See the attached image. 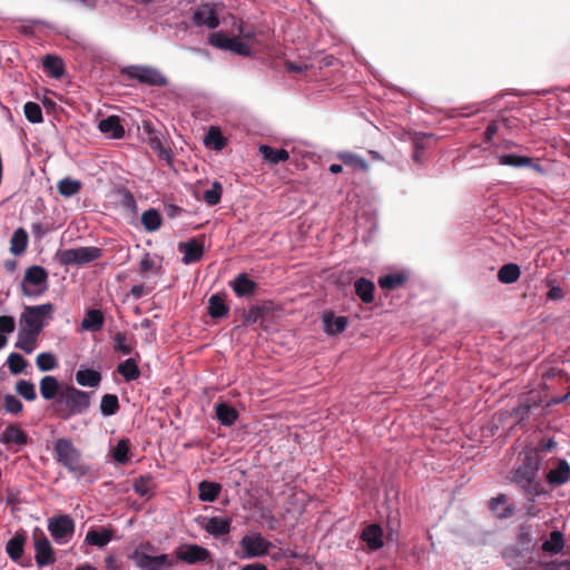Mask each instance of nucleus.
<instances>
[{
	"mask_svg": "<svg viewBox=\"0 0 570 570\" xmlns=\"http://www.w3.org/2000/svg\"><path fill=\"white\" fill-rule=\"evenodd\" d=\"M570 480V465L566 460H561L558 466L550 470L547 474L549 484L558 487L563 485Z\"/></svg>",
	"mask_w": 570,
	"mask_h": 570,
	"instance_id": "4be33fe9",
	"label": "nucleus"
},
{
	"mask_svg": "<svg viewBox=\"0 0 570 570\" xmlns=\"http://www.w3.org/2000/svg\"><path fill=\"white\" fill-rule=\"evenodd\" d=\"M48 272L42 266L33 265L26 269L20 283L21 293L28 297H37L48 289Z\"/></svg>",
	"mask_w": 570,
	"mask_h": 570,
	"instance_id": "20e7f679",
	"label": "nucleus"
},
{
	"mask_svg": "<svg viewBox=\"0 0 570 570\" xmlns=\"http://www.w3.org/2000/svg\"><path fill=\"white\" fill-rule=\"evenodd\" d=\"M16 391L27 401H35L37 399L35 384L31 383L30 381L20 380L19 382H17Z\"/></svg>",
	"mask_w": 570,
	"mask_h": 570,
	"instance_id": "4d7b16f0",
	"label": "nucleus"
},
{
	"mask_svg": "<svg viewBox=\"0 0 570 570\" xmlns=\"http://www.w3.org/2000/svg\"><path fill=\"white\" fill-rule=\"evenodd\" d=\"M53 459L76 479L94 480V471L89 464L82 461L81 451L77 449L69 438L56 440L52 451Z\"/></svg>",
	"mask_w": 570,
	"mask_h": 570,
	"instance_id": "f03ea898",
	"label": "nucleus"
},
{
	"mask_svg": "<svg viewBox=\"0 0 570 570\" xmlns=\"http://www.w3.org/2000/svg\"><path fill=\"white\" fill-rule=\"evenodd\" d=\"M216 416L223 425L230 426L238 419V412L234 407L220 403L216 406Z\"/></svg>",
	"mask_w": 570,
	"mask_h": 570,
	"instance_id": "79ce46f5",
	"label": "nucleus"
},
{
	"mask_svg": "<svg viewBox=\"0 0 570 570\" xmlns=\"http://www.w3.org/2000/svg\"><path fill=\"white\" fill-rule=\"evenodd\" d=\"M541 459L537 450L530 449L524 452L522 463L511 472V482L531 500L543 493V487L538 479Z\"/></svg>",
	"mask_w": 570,
	"mask_h": 570,
	"instance_id": "f257e3e1",
	"label": "nucleus"
},
{
	"mask_svg": "<svg viewBox=\"0 0 570 570\" xmlns=\"http://www.w3.org/2000/svg\"><path fill=\"white\" fill-rule=\"evenodd\" d=\"M323 324L328 335H337L346 330L348 321L345 316H335L333 312H325Z\"/></svg>",
	"mask_w": 570,
	"mask_h": 570,
	"instance_id": "6ab92c4d",
	"label": "nucleus"
},
{
	"mask_svg": "<svg viewBox=\"0 0 570 570\" xmlns=\"http://www.w3.org/2000/svg\"><path fill=\"white\" fill-rule=\"evenodd\" d=\"M204 144L207 147H213L215 150L220 151L227 145V140L218 127H210L205 135Z\"/></svg>",
	"mask_w": 570,
	"mask_h": 570,
	"instance_id": "58836bf2",
	"label": "nucleus"
},
{
	"mask_svg": "<svg viewBox=\"0 0 570 570\" xmlns=\"http://www.w3.org/2000/svg\"><path fill=\"white\" fill-rule=\"evenodd\" d=\"M76 381L81 386L96 387L101 382V374L91 368L79 370L76 373Z\"/></svg>",
	"mask_w": 570,
	"mask_h": 570,
	"instance_id": "c9c22d12",
	"label": "nucleus"
},
{
	"mask_svg": "<svg viewBox=\"0 0 570 570\" xmlns=\"http://www.w3.org/2000/svg\"><path fill=\"white\" fill-rule=\"evenodd\" d=\"M39 387L41 396L48 401L53 399L56 400L57 397H59V393L62 390L58 380L55 376L50 375H47L41 379Z\"/></svg>",
	"mask_w": 570,
	"mask_h": 570,
	"instance_id": "b1692460",
	"label": "nucleus"
},
{
	"mask_svg": "<svg viewBox=\"0 0 570 570\" xmlns=\"http://www.w3.org/2000/svg\"><path fill=\"white\" fill-rule=\"evenodd\" d=\"M112 535V530L109 529L89 530L85 540L90 546L102 548L111 541Z\"/></svg>",
	"mask_w": 570,
	"mask_h": 570,
	"instance_id": "7c9ffc66",
	"label": "nucleus"
},
{
	"mask_svg": "<svg viewBox=\"0 0 570 570\" xmlns=\"http://www.w3.org/2000/svg\"><path fill=\"white\" fill-rule=\"evenodd\" d=\"M82 188V184L78 179L66 177L57 183V190L63 197H72Z\"/></svg>",
	"mask_w": 570,
	"mask_h": 570,
	"instance_id": "72a5a7b5",
	"label": "nucleus"
},
{
	"mask_svg": "<svg viewBox=\"0 0 570 570\" xmlns=\"http://www.w3.org/2000/svg\"><path fill=\"white\" fill-rule=\"evenodd\" d=\"M43 68L51 73L55 78H60L65 73V65L60 57L53 55H46L42 58Z\"/></svg>",
	"mask_w": 570,
	"mask_h": 570,
	"instance_id": "ea45409f",
	"label": "nucleus"
},
{
	"mask_svg": "<svg viewBox=\"0 0 570 570\" xmlns=\"http://www.w3.org/2000/svg\"><path fill=\"white\" fill-rule=\"evenodd\" d=\"M36 364L38 368L42 372L51 371L58 366L56 356L49 352L38 354L36 358Z\"/></svg>",
	"mask_w": 570,
	"mask_h": 570,
	"instance_id": "5fc2aeb1",
	"label": "nucleus"
},
{
	"mask_svg": "<svg viewBox=\"0 0 570 570\" xmlns=\"http://www.w3.org/2000/svg\"><path fill=\"white\" fill-rule=\"evenodd\" d=\"M539 406V404L533 401L532 403H529L528 401L521 402L514 410L513 415L519 420H524L532 407Z\"/></svg>",
	"mask_w": 570,
	"mask_h": 570,
	"instance_id": "680f3d73",
	"label": "nucleus"
},
{
	"mask_svg": "<svg viewBox=\"0 0 570 570\" xmlns=\"http://www.w3.org/2000/svg\"><path fill=\"white\" fill-rule=\"evenodd\" d=\"M23 114L31 124H41L43 121L42 109L37 102H26L23 106Z\"/></svg>",
	"mask_w": 570,
	"mask_h": 570,
	"instance_id": "3c124183",
	"label": "nucleus"
},
{
	"mask_svg": "<svg viewBox=\"0 0 570 570\" xmlns=\"http://www.w3.org/2000/svg\"><path fill=\"white\" fill-rule=\"evenodd\" d=\"M160 268L161 264L149 253H146L139 261V272L145 276L149 273H158Z\"/></svg>",
	"mask_w": 570,
	"mask_h": 570,
	"instance_id": "603ef678",
	"label": "nucleus"
},
{
	"mask_svg": "<svg viewBox=\"0 0 570 570\" xmlns=\"http://www.w3.org/2000/svg\"><path fill=\"white\" fill-rule=\"evenodd\" d=\"M118 373L126 382H131L140 376V370L135 358L130 357L121 362L117 367Z\"/></svg>",
	"mask_w": 570,
	"mask_h": 570,
	"instance_id": "e433bc0d",
	"label": "nucleus"
},
{
	"mask_svg": "<svg viewBox=\"0 0 570 570\" xmlns=\"http://www.w3.org/2000/svg\"><path fill=\"white\" fill-rule=\"evenodd\" d=\"M121 561L115 554H108L105 559L106 570H120Z\"/></svg>",
	"mask_w": 570,
	"mask_h": 570,
	"instance_id": "338daca9",
	"label": "nucleus"
},
{
	"mask_svg": "<svg viewBox=\"0 0 570 570\" xmlns=\"http://www.w3.org/2000/svg\"><path fill=\"white\" fill-rule=\"evenodd\" d=\"M232 519L212 517L206 520L203 525L204 530L215 538L226 535L230 532Z\"/></svg>",
	"mask_w": 570,
	"mask_h": 570,
	"instance_id": "dca6fc26",
	"label": "nucleus"
},
{
	"mask_svg": "<svg viewBox=\"0 0 570 570\" xmlns=\"http://www.w3.org/2000/svg\"><path fill=\"white\" fill-rule=\"evenodd\" d=\"M354 287L355 294L363 303L370 304L374 301L375 285L372 281L360 277L355 281Z\"/></svg>",
	"mask_w": 570,
	"mask_h": 570,
	"instance_id": "5701e85b",
	"label": "nucleus"
},
{
	"mask_svg": "<svg viewBox=\"0 0 570 570\" xmlns=\"http://www.w3.org/2000/svg\"><path fill=\"white\" fill-rule=\"evenodd\" d=\"M149 146L151 149L158 153L159 157H169L168 150L163 146V142L159 137L150 136L149 137Z\"/></svg>",
	"mask_w": 570,
	"mask_h": 570,
	"instance_id": "e2e57ef3",
	"label": "nucleus"
},
{
	"mask_svg": "<svg viewBox=\"0 0 570 570\" xmlns=\"http://www.w3.org/2000/svg\"><path fill=\"white\" fill-rule=\"evenodd\" d=\"M121 73L148 86L165 87L168 83L167 78L158 69L149 66H128L121 69Z\"/></svg>",
	"mask_w": 570,
	"mask_h": 570,
	"instance_id": "423d86ee",
	"label": "nucleus"
},
{
	"mask_svg": "<svg viewBox=\"0 0 570 570\" xmlns=\"http://www.w3.org/2000/svg\"><path fill=\"white\" fill-rule=\"evenodd\" d=\"M228 51H232L236 55L248 57L252 52L250 47L247 42L239 40L237 37H233L230 42V48Z\"/></svg>",
	"mask_w": 570,
	"mask_h": 570,
	"instance_id": "052dcab7",
	"label": "nucleus"
},
{
	"mask_svg": "<svg viewBox=\"0 0 570 570\" xmlns=\"http://www.w3.org/2000/svg\"><path fill=\"white\" fill-rule=\"evenodd\" d=\"M7 364L9 366L10 373L13 375H18L24 371V368L28 365V362L21 354L11 353L7 358Z\"/></svg>",
	"mask_w": 570,
	"mask_h": 570,
	"instance_id": "864d4df0",
	"label": "nucleus"
},
{
	"mask_svg": "<svg viewBox=\"0 0 570 570\" xmlns=\"http://www.w3.org/2000/svg\"><path fill=\"white\" fill-rule=\"evenodd\" d=\"M508 498L505 494H499L492 498L490 501V509L498 518L507 519L513 515L514 509L511 505H507Z\"/></svg>",
	"mask_w": 570,
	"mask_h": 570,
	"instance_id": "c756f323",
	"label": "nucleus"
},
{
	"mask_svg": "<svg viewBox=\"0 0 570 570\" xmlns=\"http://www.w3.org/2000/svg\"><path fill=\"white\" fill-rule=\"evenodd\" d=\"M53 305L46 303L37 306H26L20 318V328L39 334L46 326V318H51Z\"/></svg>",
	"mask_w": 570,
	"mask_h": 570,
	"instance_id": "39448f33",
	"label": "nucleus"
},
{
	"mask_svg": "<svg viewBox=\"0 0 570 570\" xmlns=\"http://www.w3.org/2000/svg\"><path fill=\"white\" fill-rule=\"evenodd\" d=\"M207 309L212 318H223L229 312V307L225 303V299L218 294L213 295L209 298Z\"/></svg>",
	"mask_w": 570,
	"mask_h": 570,
	"instance_id": "473e14b6",
	"label": "nucleus"
},
{
	"mask_svg": "<svg viewBox=\"0 0 570 570\" xmlns=\"http://www.w3.org/2000/svg\"><path fill=\"white\" fill-rule=\"evenodd\" d=\"M258 150L264 160L268 161L269 165L286 161L289 158L288 151L284 148L275 149L268 145H261Z\"/></svg>",
	"mask_w": 570,
	"mask_h": 570,
	"instance_id": "393cba45",
	"label": "nucleus"
},
{
	"mask_svg": "<svg viewBox=\"0 0 570 570\" xmlns=\"http://www.w3.org/2000/svg\"><path fill=\"white\" fill-rule=\"evenodd\" d=\"M564 297V292L559 286H552L547 293V298L550 301H559Z\"/></svg>",
	"mask_w": 570,
	"mask_h": 570,
	"instance_id": "774afa93",
	"label": "nucleus"
},
{
	"mask_svg": "<svg viewBox=\"0 0 570 570\" xmlns=\"http://www.w3.org/2000/svg\"><path fill=\"white\" fill-rule=\"evenodd\" d=\"M244 558H258L268 554L273 543L261 533L244 535L239 542Z\"/></svg>",
	"mask_w": 570,
	"mask_h": 570,
	"instance_id": "9d476101",
	"label": "nucleus"
},
{
	"mask_svg": "<svg viewBox=\"0 0 570 570\" xmlns=\"http://www.w3.org/2000/svg\"><path fill=\"white\" fill-rule=\"evenodd\" d=\"M193 23L197 27H207L216 29L219 26L218 4L217 3H202L193 9L191 16Z\"/></svg>",
	"mask_w": 570,
	"mask_h": 570,
	"instance_id": "f8f14e48",
	"label": "nucleus"
},
{
	"mask_svg": "<svg viewBox=\"0 0 570 570\" xmlns=\"http://www.w3.org/2000/svg\"><path fill=\"white\" fill-rule=\"evenodd\" d=\"M177 559L188 564L210 562V552L198 544H186L176 551Z\"/></svg>",
	"mask_w": 570,
	"mask_h": 570,
	"instance_id": "ddd939ff",
	"label": "nucleus"
},
{
	"mask_svg": "<svg viewBox=\"0 0 570 570\" xmlns=\"http://www.w3.org/2000/svg\"><path fill=\"white\" fill-rule=\"evenodd\" d=\"M179 252L184 254L183 262L193 264L202 259L204 255V243L199 239L191 238L186 243H179Z\"/></svg>",
	"mask_w": 570,
	"mask_h": 570,
	"instance_id": "2eb2a0df",
	"label": "nucleus"
},
{
	"mask_svg": "<svg viewBox=\"0 0 570 570\" xmlns=\"http://www.w3.org/2000/svg\"><path fill=\"white\" fill-rule=\"evenodd\" d=\"M38 336L39 334L20 328L14 346L24 353L30 354L37 346Z\"/></svg>",
	"mask_w": 570,
	"mask_h": 570,
	"instance_id": "a878e982",
	"label": "nucleus"
},
{
	"mask_svg": "<svg viewBox=\"0 0 570 570\" xmlns=\"http://www.w3.org/2000/svg\"><path fill=\"white\" fill-rule=\"evenodd\" d=\"M119 400L116 394H105L100 401V412L105 416L115 415L119 411Z\"/></svg>",
	"mask_w": 570,
	"mask_h": 570,
	"instance_id": "a18cd8bd",
	"label": "nucleus"
},
{
	"mask_svg": "<svg viewBox=\"0 0 570 570\" xmlns=\"http://www.w3.org/2000/svg\"><path fill=\"white\" fill-rule=\"evenodd\" d=\"M233 37H228L223 32H214L208 37V42L218 49L229 50Z\"/></svg>",
	"mask_w": 570,
	"mask_h": 570,
	"instance_id": "13d9d810",
	"label": "nucleus"
},
{
	"mask_svg": "<svg viewBox=\"0 0 570 570\" xmlns=\"http://www.w3.org/2000/svg\"><path fill=\"white\" fill-rule=\"evenodd\" d=\"M337 158L345 166L351 167L355 170L365 173L370 169V165L367 164V161L363 157H361L354 153H351V151L338 153Z\"/></svg>",
	"mask_w": 570,
	"mask_h": 570,
	"instance_id": "bb28decb",
	"label": "nucleus"
},
{
	"mask_svg": "<svg viewBox=\"0 0 570 570\" xmlns=\"http://www.w3.org/2000/svg\"><path fill=\"white\" fill-rule=\"evenodd\" d=\"M163 218L159 212L155 208H150L145 210L141 215V225L145 230L148 233H153L158 230L161 227Z\"/></svg>",
	"mask_w": 570,
	"mask_h": 570,
	"instance_id": "2f4dec72",
	"label": "nucleus"
},
{
	"mask_svg": "<svg viewBox=\"0 0 570 570\" xmlns=\"http://www.w3.org/2000/svg\"><path fill=\"white\" fill-rule=\"evenodd\" d=\"M27 535L24 531H17L14 535L7 542L6 551L12 561H19L24 552Z\"/></svg>",
	"mask_w": 570,
	"mask_h": 570,
	"instance_id": "a211bd4d",
	"label": "nucleus"
},
{
	"mask_svg": "<svg viewBox=\"0 0 570 570\" xmlns=\"http://www.w3.org/2000/svg\"><path fill=\"white\" fill-rule=\"evenodd\" d=\"M405 282L406 275L404 273L387 274L379 278L380 287L385 291H393L402 287Z\"/></svg>",
	"mask_w": 570,
	"mask_h": 570,
	"instance_id": "a19ab883",
	"label": "nucleus"
},
{
	"mask_svg": "<svg viewBox=\"0 0 570 570\" xmlns=\"http://www.w3.org/2000/svg\"><path fill=\"white\" fill-rule=\"evenodd\" d=\"M521 275L519 265L514 263L504 264L498 272V279L502 284H513Z\"/></svg>",
	"mask_w": 570,
	"mask_h": 570,
	"instance_id": "f704fd0d",
	"label": "nucleus"
},
{
	"mask_svg": "<svg viewBox=\"0 0 570 570\" xmlns=\"http://www.w3.org/2000/svg\"><path fill=\"white\" fill-rule=\"evenodd\" d=\"M564 546L563 535L559 531H552L550 538L542 543V550L552 554L559 553Z\"/></svg>",
	"mask_w": 570,
	"mask_h": 570,
	"instance_id": "49530a36",
	"label": "nucleus"
},
{
	"mask_svg": "<svg viewBox=\"0 0 570 570\" xmlns=\"http://www.w3.org/2000/svg\"><path fill=\"white\" fill-rule=\"evenodd\" d=\"M76 524L68 514H57L48 520V531L58 544L67 543L73 535Z\"/></svg>",
	"mask_w": 570,
	"mask_h": 570,
	"instance_id": "1a4fd4ad",
	"label": "nucleus"
},
{
	"mask_svg": "<svg viewBox=\"0 0 570 570\" xmlns=\"http://www.w3.org/2000/svg\"><path fill=\"white\" fill-rule=\"evenodd\" d=\"M128 337L126 333L117 332L112 336V347L116 352L121 353L122 355H129L134 351V346L131 343H128Z\"/></svg>",
	"mask_w": 570,
	"mask_h": 570,
	"instance_id": "09e8293b",
	"label": "nucleus"
},
{
	"mask_svg": "<svg viewBox=\"0 0 570 570\" xmlns=\"http://www.w3.org/2000/svg\"><path fill=\"white\" fill-rule=\"evenodd\" d=\"M222 491V485L217 482L202 481L198 484V498L204 502H213Z\"/></svg>",
	"mask_w": 570,
	"mask_h": 570,
	"instance_id": "cd10ccee",
	"label": "nucleus"
},
{
	"mask_svg": "<svg viewBox=\"0 0 570 570\" xmlns=\"http://www.w3.org/2000/svg\"><path fill=\"white\" fill-rule=\"evenodd\" d=\"M90 406V395L88 392L76 389L72 385H66L52 403V411L56 416L62 421L69 420L73 415L86 412Z\"/></svg>",
	"mask_w": 570,
	"mask_h": 570,
	"instance_id": "7ed1b4c3",
	"label": "nucleus"
},
{
	"mask_svg": "<svg viewBox=\"0 0 570 570\" xmlns=\"http://www.w3.org/2000/svg\"><path fill=\"white\" fill-rule=\"evenodd\" d=\"M28 246V234L27 232L19 227L14 230L11 239H10V252L13 255H21L26 252Z\"/></svg>",
	"mask_w": 570,
	"mask_h": 570,
	"instance_id": "4c0bfd02",
	"label": "nucleus"
},
{
	"mask_svg": "<svg viewBox=\"0 0 570 570\" xmlns=\"http://www.w3.org/2000/svg\"><path fill=\"white\" fill-rule=\"evenodd\" d=\"M361 538L371 550H377L383 547V530L379 524L372 523L365 527Z\"/></svg>",
	"mask_w": 570,
	"mask_h": 570,
	"instance_id": "412c9836",
	"label": "nucleus"
},
{
	"mask_svg": "<svg viewBox=\"0 0 570 570\" xmlns=\"http://www.w3.org/2000/svg\"><path fill=\"white\" fill-rule=\"evenodd\" d=\"M130 442L128 439H120L112 450V459L120 464L129 461Z\"/></svg>",
	"mask_w": 570,
	"mask_h": 570,
	"instance_id": "de8ad7c7",
	"label": "nucleus"
},
{
	"mask_svg": "<svg viewBox=\"0 0 570 570\" xmlns=\"http://www.w3.org/2000/svg\"><path fill=\"white\" fill-rule=\"evenodd\" d=\"M425 136H420V137H415L414 140H413V159L416 161V163H420L421 161V156L423 154V150L425 148L424 144H423V139H424Z\"/></svg>",
	"mask_w": 570,
	"mask_h": 570,
	"instance_id": "69168bd1",
	"label": "nucleus"
},
{
	"mask_svg": "<svg viewBox=\"0 0 570 570\" xmlns=\"http://www.w3.org/2000/svg\"><path fill=\"white\" fill-rule=\"evenodd\" d=\"M499 164L510 167H530L533 166V159L527 156L504 154L499 156Z\"/></svg>",
	"mask_w": 570,
	"mask_h": 570,
	"instance_id": "c03bdc74",
	"label": "nucleus"
},
{
	"mask_svg": "<svg viewBox=\"0 0 570 570\" xmlns=\"http://www.w3.org/2000/svg\"><path fill=\"white\" fill-rule=\"evenodd\" d=\"M3 409L11 414H19L23 409V404L14 395L7 394L3 397Z\"/></svg>",
	"mask_w": 570,
	"mask_h": 570,
	"instance_id": "bf43d9fd",
	"label": "nucleus"
},
{
	"mask_svg": "<svg viewBox=\"0 0 570 570\" xmlns=\"http://www.w3.org/2000/svg\"><path fill=\"white\" fill-rule=\"evenodd\" d=\"M271 312V307L267 305H255L252 306L245 314H244V323L245 324H254L262 320L264 316H266Z\"/></svg>",
	"mask_w": 570,
	"mask_h": 570,
	"instance_id": "8fccbe9b",
	"label": "nucleus"
},
{
	"mask_svg": "<svg viewBox=\"0 0 570 570\" xmlns=\"http://www.w3.org/2000/svg\"><path fill=\"white\" fill-rule=\"evenodd\" d=\"M104 314L99 309H89L82 322L81 327L86 331L98 332L104 326Z\"/></svg>",
	"mask_w": 570,
	"mask_h": 570,
	"instance_id": "c85d7f7f",
	"label": "nucleus"
},
{
	"mask_svg": "<svg viewBox=\"0 0 570 570\" xmlns=\"http://www.w3.org/2000/svg\"><path fill=\"white\" fill-rule=\"evenodd\" d=\"M16 323L12 316H0V333L10 334L14 331Z\"/></svg>",
	"mask_w": 570,
	"mask_h": 570,
	"instance_id": "0e129e2a",
	"label": "nucleus"
},
{
	"mask_svg": "<svg viewBox=\"0 0 570 570\" xmlns=\"http://www.w3.org/2000/svg\"><path fill=\"white\" fill-rule=\"evenodd\" d=\"M154 487L150 475H141L134 481V491L142 498H150L154 494Z\"/></svg>",
	"mask_w": 570,
	"mask_h": 570,
	"instance_id": "37998d69",
	"label": "nucleus"
},
{
	"mask_svg": "<svg viewBox=\"0 0 570 570\" xmlns=\"http://www.w3.org/2000/svg\"><path fill=\"white\" fill-rule=\"evenodd\" d=\"M32 540L35 547V560L39 568L51 566L56 562L55 550L47 538L46 533L39 527L32 531Z\"/></svg>",
	"mask_w": 570,
	"mask_h": 570,
	"instance_id": "6e6552de",
	"label": "nucleus"
},
{
	"mask_svg": "<svg viewBox=\"0 0 570 570\" xmlns=\"http://www.w3.org/2000/svg\"><path fill=\"white\" fill-rule=\"evenodd\" d=\"M102 256V249L99 247H78L65 249L59 253L58 261L61 265H85L99 259Z\"/></svg>",
	"mask_w": 570,
	"mask_h": 570,
	"instance_id": "0eeeda50",
	"label": "nucleus"
},
{
	"mask_svg": "<svg viewBox=\"0 0 570 570\" xmlns=\"http://www.w3.org/2000/svg\"><path fill=\"white\" fill-rule=\"evenodd\" d=\"M98 129L114 139H120L125 136V129L118 116H109L101 119L98 124Z\"/></svg>",
	"mask_w": 570,
	"mask_h": 570,
	"instance_id": "aec40b11",
	"label": "nucleus"
},
{
	"mask_svg": "<svg viewBox=\"0 0 570 570\" xmlns=\"http://www.w3.org/2000/svg\"><path fill=\"white\" fill-rule=\"evenodd\" d=\"M222 193V184L218 181H214L212 188L204 191L203 199L207 205L215 206L220 202Z\"/></svg>",
	"mask_w": 570,
	"mask_h": 570,
	"instance_id": "6e6d98bb",
	"label": "nucleus"
},
{
	"mask_svg": "<svg viewBox=\"0 0 570 570\" xmlns=\"http://www.w3.org/2000/svg\"><path fill=\"white\" fill-rule=\"evenodd\" d=\"M230 287L238 297H244L254 295L258 285L256 282L252 281L247 274L240 273L230 282Z\"/></svg>",
	"mask_w": 570,
	"mask_h": 570,
	"instance_id": "f3484780",
	"label": "nucleus"
},
{
	"mask_svg": "<svg viewBox=\"0 0 570 570\" xmlns=\"http://www.w3.org/2000/svg\"><path fill=\"white\" fill-rule=\"evenodd\" d=\"M29 441V435L18 424L8 425L0 434V443L6 445L16 444L23 446L27 445Z\"/></svg>",
	"mask_w": 570,
	"mask_h": 570,
	"instance_id": "4468645a",
	"label": "nucleus"
},
{
	"mask_svg": "<svg viewBox=\"0 0 570 570\" xmlns=\"http://www.w3.org/2000/svg\"><path fill=\"white\" fill-rule=\"evenodd\" d=\"M129 559L141 570H161L175 564V560L168 554L151 556L144 554L142 551L132 552Z\"/></svg>",
	"mask_w": 570,
	"mask_h": 570,
	"instance_id": "9b49d317",
	"label": "nucleus"
}]
</instances>
